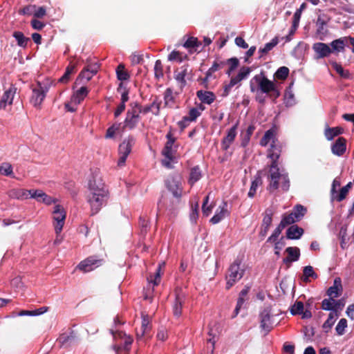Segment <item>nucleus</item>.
<instances>
[{
  "label": "nucleus",
  "instance_id": "28",
  "mask_svg": "<svg viewBox=\"0 0 354 354\" xmlns=\"http://www.w3.org/2000/svg\"><path fill=\"white\" fill-rule=\"evenodd\" d=\"M314 50L319 55V57H325L332 53V49L324 43H316L313 45Z\"/></svg>",
  "mask_w": 354,
  "mask_h": 354
},
{
  "label": "nucleus",
  "instance_id": "41",
  "mask_svg": "<svg viewBox=\"0 0 354 354\" xmlns=\"http://www.w3.org/2000/svg\"><path fill=\"white\" fill-rule=\"evenodd\" d=\"M339 286L341 287L340 281H337V279L334 281V285L330 287L328 290V295L333 301V299L339 297Z\"/></svg>",
  "mask_w": 354,
  "mask_h": 354
},
{
  "label": "nucleus",
  "instance_id": "31",
  "mask_svg": "<svg viewBox=\"0 0 354 354\" xmlns=\"http://www.w3.org/2000/svg\"><path fill=\"white\" fill-rule=\"evenodd\" d=\"M304 233V230L297 225L290 226L286 232V236L289 239H299Z\"/></svg>",
  "mask_w": 354,
  "mask_h": 354
},
{
  "label": "nucleus",
  "instance_id": "49",
  "mask_svg": "<svg viewBox=\"0 0 354 354\" xmlns=\"http://www.w3.org/2000/svg\"><path fill=\"white\" fill-rule=\"evenodd\" d=\"M289 74V68L286 66H281L275 72L274 77L275 79L284 80L287 78Z\"/></svg>",
  "mask_w": 354,
  "mask_h": 354
},
{
  "label": "nucleus",
  "instance_id": "56",
  "mask_svg": "<svg viewBox=\"0 0 354 354\" xmlns=\"http://www.w3.org/2000/svg\"><path fill=\"white\" fill-rule=\"evenodd\" d=\"M227 64H228L230 66L226 73L230 75L231 73L238 67L239 61L236 57H232L227 60Z\"/></svg>",
  "mask_w": 354,
  "mask_h": 354
},
{
  "label": "nucleus",
  "instance_id": "17",
  "mask_svg": "<svg viewBox=\"0 0 354 354\" xmlns=\"http://www.w3.org/2000/svg\"><path fill=\"white\" fill-rule=\"evenodd\" d=\"M166 138L167 141L162 151V155H173L177 152L176 149L178 146L175 145L176 138H174L171 131H169L167 133Z\"/></svg>",
  "mask_w": 354,
  "mask_h": 354
},
{
  "label": "nucleus",
  "instance_id": "25",
  "mask_svg": "<svg viewBox=\"0 0 354 354\" xmlns=\"http://www.w3.org/2000/svg\"><path fill=\"white\" fill-rule=\"evenodd\" d=\"M227 207V203L223 202L222 205L219 206L216 214L211 218L210 221L213 224H216L218 222H220L223 218H225L229 214Z\"/></svg>",
  "mask_w": 354,
  "mask_h": 354
},
{
  "label": "nucleus",
  "instance_id": "23",
  "mask_svg": "<svg viewBox=\"0 0 354 354\" xmlns=\"http://www.w3.org/2000/svg\"><path fill=\"white\" fill-rule=\"evenodd\" d=\"M238 127V122L232 127L227 131L226 136L223 139L222 146L223 148L227 149L230 144L234 140L236 136V129Z\"/></svg>",
  "mask_w": 354,
  "mask_h": 354
},
{
  "label": "nucleus",
  "instance_id": "10",
  "mask_svg": "<svg viewBox=\"0 0 354 354\" xmlns=\"http://www.w3.org/2000/svg\"><path fill=\"white\" fill-rule=\"evenodd\" d=\"M108 191L103 183L100 171L95 169L91 171V176L88 179V192H96Z\"/></svg>",
  "mask_w": 354,
  "mask_h": 354
},
{
  "label": "nucleus",
  "instance_id": "38",
  "mask_svg": "<svg viewBox=\"0 0 354 354\" xmlns=\"http://www.w3.org/2000/svg\"><path fill=\"white\" fill-rule=\"evenodd\" d=\"M88 93V90L87 87L83 86L73 95V100L75 103L80 104L87 96Z\"/></svg>",
  "mask_w": 354,
  "mask_h": 354
},
{
  "label": "nucleus",
  "instance_id": "43",
  "mask_svg": "<svg viewBox=\"0 0 354 354\" xmlns=\"http://www.w3.org/2000/svg\"><path fill=\"white\" fill-rule=\"evenodd\" d=\"M331 65L334 70L339 75V76L344 79H349L351 74L348 70H344L343 67L335 62H331Z\"/></svg>",
  "mask_w": 354,
  "mask_h": 354
},
{
  "label": "nucleus",
  "instance_id": "61",
  "mask_svg": "<svg viewBox=\"0 0 354 354\" xmlns=\"http://www.w3.org/2000/svg\"><path fill=\"white\" fill-rule=\"evenodd\" d=\"M30 24L32 28L37 30H41L46 26V24L44 22L39 21L38 19L36 18H32L31 19Z\"/></svg>",
  "mask_w": 354,
  "mask_h": 354
},
{
  "label": "nucleus",
  "instance_id": "4",
  "mask_svg": "<svg viewBox=\"0 0 354 354\" xmlns=\"http://www.w3.org/2000/svg\"><path fill=\"white\" fill-rule=\"evenodd\" d=\"M181 177L179 175L169 177L167 180V186L174 197L172 201L171 208H174L178 204L182 196Z\"/></svg>",
  "mask_w": 354,
  "mask_h": 354
},
{
  "label": "nucleus",
  "instance_id": "35",
  "mask_svg": "<svg viewBox=\"0 0 354 354\" xmlns=\"http://www.w3.org/2000/svg\"><path fill=\"white\" fill-rule=\"evenodd\" d=\"M160 162L162 167L170 169L174 168L175 165L178 162V159L176 156H162Z\"/></svg>",
  "mask_w": 354,
  "mask_h": 354
},
{
  "label": "nucleus",
  "instance_id": "64",
  "mask_svg": "<svg viewBox=\"0 0 354 354\" xmlns=\"http://www.w3.org/2000/svg\"><path fill=\"white\" fill-rule=\"evenodd\" d=\"M168 59L169 61H178L181 62L183 61V58L181 57V54L179 51L173 50L169 55Z\"/></svg>",
  "mask_w": 354,
  "mask_h": 354
},
{
  "label": "nucleus",
  "instance_id": "55",
  "mask_svg": "<svg viewBox=\"0 0 354 354\" xmlns=\"http://www.w3.org/2000/svg\"><path fill=\"white\" fill-rule=\"evenodd\" d=\"M133 106L140 115L141 113L147 114L150 111H153V109H151L150 104L143 107L140 104L135 102L133 104Z\"/></svg>",
  "mask_w": 354,
  "mask_h": 354
},
{
  "label": "nucleus",
  "instance_id": "16",
  "mask_svg": "<svg viewBox=\"0 0 354 354\" xmlns=\"http://www.w3.org/2000/svg\"><path fill=\"white\" fill-rule=\"evenodd\" d=\"M176 298L173 306L174 315L176 317L180 316L182 313V306L185 299V294L180 290H176Z\"/></svg>",
  "mask_w": 354,
  "mask_h": 354
},
{
  "label": "nucleus",
  "instance_id": "15",
  "mask_svg": "<svg viewBox=\"0 0 354 354\" xmlns=\"http://www.w3.org/2000/svg\"><path fill=\"white\" fill-rule=\"evenodd\" d=\"M17 88L11 86L8 90H6L0 97V110L4 109L8 105H11L13 102L14 96Z\"/></svg>",
  "mask_w": 354,
  "mask_h": 354
},
{
  "label": "nucleus",
  "instance_id": "51",
  "mask_svg": "<svg viewBox=\"0 0 354 354\" xmlns=\"http://www.w3.org/2000/svg\"><path fill=\"white\" fill-rule=\"evenodd\" d=\"M93 75H95L90 71L83 69L76 79L75 84L81 83L84 80L87 82L91 80Z\"/></svg>",
  "mask_w": 354,
  "mask_h": 354
},
{
  "label": "nucleus",
  "instance_id": "50",
  "mask_svg": "<svg viewBox=\"0 0 354 354\" xmlns=\"http://www.w3.org/2000/svg\"><path fill=\"white\" fill-rule=\"evenodd\" d=\"M121 123H115L110 127H109L106 130L105 136L106 138H113L115 137V133L119 131L121 127Z\"/></svg>",
  "mask_w": 354,
  "mask_h": 354
},
{
  "label": "nucleus",
  "instance_id": "30",
  "mask_svg": "<svg viewBox=\"0 0 354 354\" xmlns=\"http://www.w3.org/2000/svg\"><path fill=\"white\" fill-rule=\"evenodd\" d=\"M165 106L170 109H174L176 105V97L173 90L167 88L164 93Z\"/></svg>",
  "mask_w": 354,
  "mask_h": 354
},
{
  "label": "nucleus",
  "instance_id": "18",
  "mask_svg": "<svg viewBox=\"0 0 354 354\" xmlns=\"http://www.w3.org/2000/svg\"><path fill=\"white\" fill-rule=\"evenodd\" d=\"M290 312L292 315H301L303 319H308L312 317V313L308 310H304L303 302L297 301L290 308Z\"/></svg>",
  "mask_w": 354,
  "mask_h": 354
},
{
  "label": "nucleus",
  "instance_id": "26",
  "mask_svg": "<svg viewBox=\"0 0 354 354\" xmlns=\"http://www.w3.org/2000/svg\"><path fill=\"white\" fill-rule=\"evenodd\" d=\"M286 252H287L288 257L283 261L286 264L297 261L300 256V250L297 247H288L286 249Z\"/></svg>",
  "mask_w": 354,
  "mask_h": 354
},
{
  "label": "nucleus",
  "instance_id": "21",
  "mask_svg": "<svg viewBox=\"0 0 354 354\" xmlns=\"http://www.w3.org/2000/svg\"><path fill=\"white\" fill-rule=\"evenodd\" d=\"M201 45V41H198L197 37H189L183 46L185 48L189 49V52L192 53L194 52L201 51L202 49L199 50Z\"/></svg>",
  "mask_w": 354,
  "mask_h": 354
},
{
  "label": "nucleus",
  "instance_id": "7",
  "mask_svg": "<svg viewBox=\"0 0 354 354\" xmlns=\"http://www.w3.org/2000/svg\"><path fill=\"white\" fill-rule=\"evenodd\" d=\"M193 78L192 68L188 64H185L174 71V79L180 84L182 90L187 84L186 80H192Z\"/></svg>",
  "mask_w": 354,
  "mask_h": 354
},
{
  "label": "nucleus",
  "instance_id": "40",
  "mask_svg": "<svg viewBox=\"0 0 354 354\" xmlns=\"http://www.w3.org/2000/svg\"><path fill=\"white\" fill-rule=\"evenodd\" d=\"M117 78L120 81H125L130 78L129 73L126 71L124 65L120 64L116 68Z\"/></svg>",
  "mask_w": 354,
  "mask_h": 354
},
{
  "label": "nucleus",
  "instance_id": "54",
  "mask_svg": "<svg viewBox=\"0 0 354 354\" xmlns=\"http://www.w3.org/2000/svg\"><path fill=\"white\" fill-rule=\"evenodd\" d=\"M251 71L252 70L250 67L243 66L242 68H241L237 75L235 76L234 77L239 82H240L241 80L248 77V75L250 73Z\"/></svg>",
  "mask_w": 354,
  "mask_h": 354
},
{
  "label": "nucleus",
  "instance_id": "19",
  "mask_svg": "<svg viewBox=\"0 0 354 354\" xmlns=\"http://www.w3.org/2000/svg\"><path fill=\"white\" fill-rule=\"evenodd\" d=\"M346 149V140L344 137H339L331 147V150L335 155H343Z\"/></svg>",
  "mask_w": 354,
  "mask_h": 354
},
{
  "label": "nucleus",
  "instance_id": "13",
  "mask_svg": "<svg viewBox=\"0 0 354 354\" xmlns=\"http://www.w3.org/2000/svg\"><path fill=\"white\" fill-rule=\"evenodd\" d=\"M102 263V259H97L93 257H90L83 261H82L76 267L75 269H78L84 272H88L93 270L96 268L100 266Z\"/></svg>",
  "mask_w": 354,
  "mask_h": 354
},
{
  "label": "nucleus",
  "instance_id": "8",
  "mask_svg": "<svg viewBox=\"0 0 354 354\" xmlns=\"http://www.w3.org/2000/svg\"><path fill=\"white\" fill-rule=\"evenodd\" d=\"M141 120V117L137 111L131 104V108L129 109L126 113V117L122 127V131L125 129L133 130L137 127L138 124Z\"/></svg>",
  "mask_w": 354,
  "mask_h": 354
},
{
  "label": "nucleus",
  "instance_id": "48",
  "mask_svg": "<svg viewBox=\"0 0 354 354\" xmlns=\"http://www.w3.org/2000/svg\"><path fill=\"white\" fill-rule=\"evenodd\" d=\"M274 139V130L270 129L266 131L264 136L260 140V144L262 146H266L271 140Z\"/></svg>",
  "mask_w": 354,
  "mask_h": 354
},
{
  "label": "nucleus",
  "instance_id": "58",
  "mask_svg": "<svg viewBox=\"0 0 354 354\" xmlns=\"http://www.w3.org/2000/svg\"><path fill=\"white\" fill-rule=\"evenodd\" d=\"M201 114V112L197 108H192L189 111L188 115H185L187 118L190 122L195 121Z\"/></svg>",
  "mask_w": 354,
  "mask_h": 354
},
{
  "label": "nucleus",
  "instance_id": "59",
  "mask_svg": "<svg viewBox=\"0 0 354 354\" xmlns=\"http://www.w3.org/2000/svg\"><path fill=\"white\" fill-rule=\"evenodd\" d=\"M322 308L324 310H332L334 312V304L330 298L325 299L322 302Z\"/></svg>",
  "mask_w": 354,
  "mask_h": 354
},
{
  "label": "nucleus",
  "instance_id": "1",
  "mask_svg": "<svg viewBox=\"0 0 354 354\" xmlns=\"http://www.w3.org/2000/svg\"><path fill=\"white\" fill-rule=\"evenodd\" d=\"M252 81L257 84V89L261 93L266 94L272 101H275L281 95V92L277 84L270 80L263 72L254 75L250 81V91L254 92L256 88L253 86Z\"/></svg>",
  "mask_w": 354,
  "mask_h": 354
},
{
  "label": "nucleus",
  "instance_id": "29",
  "mask_svg": "<svg viewBox=\"0 0 354 354\" xmlns=\"http://www.w3.org/2000/svg\"><path fill=\"white\" fill-rule=\"evenodd\" d=\"M46 307H42L38 309H35L34 310H24V317H26L25 319H24V322L26 323L27 326H31L32 320L30 319L29 317L30 316H38L40 315H42L45 312L47 311Z\"/></svg>",
  "mask_w": 354,
  "mask_h": 354
},
{
  "label": "nucleus",
  "instance_id": "14",
  "mask_svg": "<svg viewBox=\"0 0 354 354\" xmlns=\"http://www.w3.org/2000/svg\"><path fill=\"white\" fill-rule=\"evenodd\" d=\"M136 142V138L129 135L124 139L122 142L119 145V152L120 155H129L133 152V148L135 147Z\"/></svg>",
  "mask_w": 354,
  "mask_h": 354
},
{
  "label": "nucleus",
  "instance_id": "20",
  "mask_svg": "<svg viewBox=\"0 0 354 354\" xmlns=\"http://www.w3.org/2000/svg\"><path fill=\"white\" fill-rule=\"evenodd\" d=\"M142 325L140 329L136 330V336L138 339H141L150 330V319L147 315H142Z\"/></svg>",
  "mask_w": 354,
  "mask_h": 354
},
{
  "label": "nucleus",
  "instance_id": "60",
  "mask_svg": "<svg viewBox=\"0 0 354 354\" xmlns=\"http://www.w3.org/2000/svg\"><path fill=\"white\" fill-rule=\"evenodd\" d=\"M161 101L158 100V97L156 96L152 103L150 104L152 109H155V111H153V113L155 115H158L160 114Z\"/></svg>",
  "mask_w": 354,
  "mask_h": 354
},
{
  "label": "nucleus",
  "instance_id": "11",
  "mask_svg": "<svg viewBox=\"0 0 354 354\" xmlns=\"http://www.w3.org/2000/svg\"><path fill=\"white\" fill-rule=\"evenodd\" d=\"M55 232L61 233L66 219V212L59 205H55L52 212Z\"/></svg>",
  "mask_w": 354,
  "mask_h": 354
},
{
  "label": "nucleus",
  "instance_id": "44",
  "mask_svg": "<svg viewBox=\"0 0 354 354\" xmlns=\"http://www.w3.org/2000/svg\"><path fill=\"white\" fill-rule=\"evenodd\" d=\"M278 37H275L272 39L270 42L266 44L263 48H260L259 50V53L261 54L260 57H261L263 55L267 54L274 46H276L278 44Z\"/></svg>",
  "mask_w": 354,
  "mask_h": 354
},
{
  "label": "nucleus",
  "instance_id": "62",
  "mask_svg": "<svg viewBox=\"0 0 354 354\" xmlns=\"http://www.w3.org/2000/svg\"><path fill=\"white\" fill-rule=\"evenodd\" d=\"M46 15V9L44 6H36L35 12L32 18L41 19Z\"/></svg>",
  "mask_w": 354,
  "mask_h": 354
},
{
  "label": "nucleus",
  "instance_id": "33",
  "mask_svg": "<svg viewBox=\"0 0 354 354\" xmlns=\"http://www.w3.org/2000/svg\"><path fill=\"white\" fill-rule=\"evenodd\" d=\"M292 223H293V220H292L291 216H283L279 225L274 230L272 234L274 235V236H276L277 238L279 236V234L281 233V231L283 228H285L287 225H289Z\"/></svg>",
  "mask_w": 354,
  "mask_h": 354
},
{
  "label": "nucleus",
  "instance_id": "57",
  "mask_svg": "<svg viewBox=\"0 0 354 354\" xmlns=\"http://www.w3.org/2000/svg\"><path fill=\"white\" fill-rule=\"evenodd\" d=\"M347 327V320L344 318L341 319L335 327V330L339 335L344 333L345 328Z\"/></svg>",
  "mask_w": 354,
  "mask_h": 354
},
{
  "label": "nucleus",
  "instance_id": "9",
  "mask_svg": "<svg viewBox=\"0 0 354 354\" xmlns=\"http://www.w3.org/2000/svg\"><path fill=\"white\" fill-rule=\"evenodd\" d=\"M48 90V87L42 86L41 83L38 82L37 84L32 87L30 103L35 107H39L46 97Z\"/></svg>",
  "mask_w": 354,
  "mask_h": 354
},
{
  "label": "nucleus",
  "instance_id": "6",
  "mask_svg": "<svg viewBox=\"0 0 354 354\" xmlns=\"http://www.w3.org/2000/svg\"><path fill=\"white\" fill-rule=\"evenodd\" d=\"M24 198H35L47 205L56 204L57 200L39 189L24 190Z\"/></svg>",
  "mask_w": 354,
  "mask_h": 354
},
{
  "label": "nucleus",
  "instance_id": "22",
  "mask_svg": "<svg viewBox=\"0 0 354 354\" xmlns=\"http://www.w3.org/2000/svg\"><path fill=\"white\" fill-rule=\"evenodd\" d=\"M196 96L201 103L211 104L216 100L215 94L212 91L199 90L196 92Z\"/></svg>",
  "mask_w": 354,
  "mask_h": 354
},
{
  "label": "nucleus",
  "instance_id": "42",
  "mask_svg": "<svg viewBox=\"0 0 354 354\" xmlns=\"http://www.w3.org/2000/svg\"><path fill=\"white\" fill-rule=\"evenodd\" d=\"M225 63L223 62H218L215 61L213 63L212 66L208 69V71L206 73L207 78L215 79L216 77L213 76V73H215L216 71H218V70L221 69L223 67V66H225Z\"/></svg>",
  "mask_w": 354,
  "mask_h": 354
},
{
  "label": "nucleus",
  "instance_id": "27",
  "mask_svg": "<svg viewBox=\"0 0 354 354\" xmlns=\"http://www.w3.org/2000/svg\"><path fill=\"white\" fill-rule=\"evenodd\" d=\"M306 212V209L301 205H297L289 214H285L283 216H291L293 223L301 220Z\"/></svg>",
  "mask_w": 354,
  "mask_h": 354
},
{
  "label": "nucleus",
  "instance_id": "63",
  "mask_svg": "<svg viewBox=\"0 0 354 354\" xmlns=\"http://www.w3.org/2000/svg\"><path fill=\"white\" fill-rule=\"evenodd\" d=\"M208 201H209V196H207L205 197V199L202 205V211H203V213L205 216H208L210 214V212H212V206L211 205H207Z\"/></svg>",
  "mask_w": 354,
  "mask_h": 354
},
{
  "label": "nucleus",
  "instance_id": "24",
  "mask_svg": "<svg viewBox=\"0 0 354 354\" xmlns=\"http://www.w3.org/2000/svg\"><path fill=\"white\" fill-rule=\"evenodd\" d=\"M77 65V62H71L66 67L64 75L58 80V82L63 84L68 83L71 79V75L76 72Z\"/></svg>",
  "mask_w": 354,
  "mask_h": 354
},
{
  "label": "nucleus",
  "instance_id": "45",
  "mask_svg": "<svg viewBox=\"0 0 354 354\" xmlns=\"http://www.w3.org/2000/svg\"><path fill=\"white\" fill-rule=\"evenodd\" d=\"M239 82L235 79L234 77H232L230 81L228 83H224L223 84V91L221 94L222 97H226L230 93L232 88Z\"/></svg>",
  "mask_w": 354,
  "mask_h": 354
},
{
  "label": "nucleus",
  "instance_id": "37",
  "mask_svg": "<svg viewBox=\"0 0 354 354\" xmlns=\"http://www.w3.org/2000/svg\"><path fill=\"white\" fill-rule=\"evenodd\" d=\"M348 42V37H341L337 39H335L330 43V46L333 50H337L338 52L343 51L344 50V47L346 44Z\"/></svg>",
  "mask_w": 354,
  "mask_h": 354
},
{
  "label": "nucleus",
  "instance_id": "36",
  "mask_svg": "<svg viewBox=\"0 0 354 354\" xmlns=\"http://www.w3.org/2000/svg\"><path fill=\"white\" fill-rule=\"evenodd\" d=\"M343 129L342 127H327L324 131V136L328 140H332L335 137L342 134Z\"/></svg>",
  "mask_w": 354,
  "mask_h": 354
},
{
  "label": "nucleus",
  "instance_id": "47",
  "mask_svg": "<svg viewBox=\"0 0 354 354\" xmlns=\"http://www.w3.org/2000/svg\"><path fill=\"white\" fill-rule=\"evenodd\" d=\"M262 184V179L260 176V174H258L257 176L255 178V179L252 182V185L250 189V191L248 192V196L250 198H252L257 191V188L258 186Z\"/></svg>",
  "mask_w": 354,
  "mask_h": 354
},
{
  "label": "nucleus",
  "instance_id": "39",
  "mask_svg": "<svg viewBox=\"0 0 354 354\" xmlns=\"http://www.w3.org/2000/svg\"><path fill=\"white\" fill-rule=\"evenodd\" d=\"M338 316V313L335 312H331L329 314L328 319L322 326L323 329L326 333H328L330 330Z\"/></svg>",
  "mask_w": 354,
  "mask_h": 354
},
{
  "label": "nucleus",
  "instance_id": "12",
  "mask_svg": "<svg viewBox=\"0 0 354 354\" xmlns=\"http://www.w3.org/2000/svg\"><path fill=\"white\" fill-rule=\"evenodd\" d=\"M260 326L268 333L273 326L272 309L270 306L266 307L260 313Z\"/></svg>",
  "mask_w": 354,
  "mask_h": 354
},
{
  "label": "nucleus",
  "instance_id": "46",
  "mask_svg": "<svg viewBox=\"0 0 354 354\" xmlns=\"http://www.w3.org/2000/svg\"><path fill=\"white\" fill-rule=\"evenodd\" d=\"M201 178V171L198 167H195L192 169L189 178V183L190 185L194 184L196 182H197L200 178Z\"/></svg>",
  "mask_w": 354,
  "mask_h": 354
},
{
  "label": "nucleus",
  "instance_id": "52",
  "mask_svg": "<svg viewBox=\"0 0 354 354\" xmlns=\"http://www.w3.org/2000/svg\"><path fill=\"white\" fill-rule=\"evenodd\" d=\"M164 75L163 67L162 62L160 59H158L155 62L154 66V76L156 80H160Z\"/></svg>",
  "mask_w": 354,
  "mask_h": 354
},
{
  "label": "nucleus",
  "instance_id": "3",
  "mask_svg": "<svg viewBox=\"0 0 354 354\" xmlns=\"http://www.w3.org/2000/svg\"><path fill=\"white\" fill-rule=\"evenodd\" d=\"M108 196V191L88 192L87 201L90 205L92 215L97 214L106 204Z\"/></svg>",
  "mask_w": 354,
  "mask_h": 354
},
{
  "label": "nucleus",
  "instance_id": "5",
  "mask_svg": "<svg viewBox=\"0 0 354 354\" xmlns=\"http://www.w3.org/2000/svg\"><path fill=\"white\" fill-rule=\"evenodd\" d=\"M244 268L241 266V263L236 261L230 267L228 273L226 276V288L230 289L236 282L239 281L244 274Z\"/></svg>",
  "mask_w": 354,
  "mask_h": 354
},
{
  "label": "nucleus",
  "instance_id": "2",
  "mask_svg": "<svg viewBox=\"0 0 354 354\" xmlns=\"http://www.w3.org/2000/svg\"><path fill=\"white\" fill-rule=\"evenodd\" d=\"M269 185L268 190L274 192L279 188H281L283 191H288L290 187V179L287 174L281 173L278 168L276 160H273L268 176Z\"/></svg>",
  "mask_w": 354,
  "mask_h": 354
},
{
  "label": "nucleus",
  "instance_id": "34",
  "mask_svg": "<svg viewBox=\"0 0 354 354\" xmlns=\"http://www.w3.org/2000/svg\"><path fill=\"white\" fill-rule=\"evenodd\" d=\"M300 19V10H297L293 15V20L292 27L290 30L289 34L286 37V39L287 41H290L291 40V36L293 35L299 26Z\"/></svg>",
  "mask_w": 354,
  "mask_h": 354
},
{
  "label": "nucleus",
  "instance_id": "53",
  "mask_svg": "<svg viewBox=\"0 0 354 354\" xmlns=\"http://www.w3.org/2000/svg\"><path fill=\"white\" fill-rule=\"evenodd\" d=\"M303 272H304L303 281L305 282L308 281V278L310 277H312L314 278L317 277V274L314 272L313 267L310 266L304 267Z\"/></svg>",
  "mask_w": 354,
  "mask_h": 354
},
{
  "label": "nucleus",
  "instance_id": "32",
  "mask_svg": "<svg viewBox=\"0 0 354 354\" xmlns=\"http://www.w3.org/2000/svg\"><path fill=\"white\" fill-rule=\"evenodd\" d=\"M165 263L164 261L160 263L158 265V267L157 268V270H156L155 274L154 275L150 274L147 277V280H148L149 285H151L152 283L153 286H157L160 283V279H161V269H162V268H163L165 266Z\"/></svg>",
  "mask_w": 354,
  "mask_h": 354
}]
</instances>
